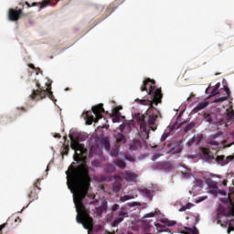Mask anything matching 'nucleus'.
<instances>
[{
	"mask_svg": "<svg viewBox=\"0 0 234 234\" xmlns=\"http://www.w3.org/2000/svg\"><path fill=\"white\" fill-rule=\"evenodd\" d=\"M17 220H19V222H21V218H17L15 221L17 222Z\"/></svg>",
	"mask_w": 234,
	"mask_h": 234,
	"instance_id": "54",
	"label": "nucleus"
},
{
	"mask_svg": "<svg viewBox=\"0 0 234 234\" xmlns=\"http://www.w3.org/2000/svg\"><path fill=\"white\" fill-rule=\"evenodd\" d=\"M124 178L127 180V182H136L138 176L133 172L126 171L124 173Z\"/></svg>",
	"mask_w": 234,
	"mask_h": 234,
	"instance_id": "19",
	"label": "nucleus"
},
{
	"mask_svg": "<svg viewBox=\"0 0 234 234\" xmlns=\"http://www.w3.org/2000/svg\"><path fill=\"white\" fill-rule=\"evenodd\" d=\"M140 149V142L135 141L130 145V150L131 151H136Z\"/></svg>",
	"mask_w": 234,
	"mask_h": 234,
	"instance_id": "29",
	"label": "nucleus"
},
{
	"mask_svg": "<svg viewBox=\"0 0 234 234\" xmlns=\"http://www.w3.org/2000/svg\"><path fill=\"white\" fill-rule=\"evenodd\" d=\"M182 125H184V122H181L179 126L182 127Z\"/></svg>",
	"mask_w": 234,
	"mask_h": 234,
	"instance_id": "56",
	"label": "nucleus"
},
{
	"mask_svg": "<svg viewBox=\"0 0 234 234\" xmlns=\"http://www.w3.org/2000/svg\"><path fill=\"white\" fill-rule=\"evenodd\" d=\"M137 123L140 125V130L143 133V137L145 140H149V131H156L154 125L156 122V116L137 114L135 116Z\"/></svg>",
	"mask_w": 234,
	"mask_h": 234,
	"instance_id": "2",
	"label": "nucleus"
},
{
	"mask_svg": "<svg viewBox=\"0 0 234 234\" xmlns=\"http://www.w3.org/2000/svg\"><path fill=\"white\" fill-rule=\"evenodd\" d=\"M140 90L141 92H147L149 96H154L155 98H160V96H164L162 94V89H157L156 82L151 79L144 80L143 85L140 88Z\"/></svg>",
	"mask_w": 234,
	"mask_h": 234,
	"instance_id": "4",
	"label": "nucleus"
},
{
	"mask_svg": "<svg viewBox=\"0 0 234 234\" xmlns=\"http://www.w3.org/2000/svg\"><path fill=\"white\" fill-rule=\"evenodd\" d=\"M125 160H128V162H135L136 159L134 158V156L132 155H124Z\"/></svg>",
	"mask_w": 234,
	"mask_h": 234,
	"instance_id": "40",
	"label": "nucleus"
},
{
	"mask_svg": "<svg viewBox=\"0 0 234 234\" xmlns=\"http://www.w3.org/2000/svg\"><path fill=\"white\" fill-rule=\"evenodd\" d=\"M211 176H215V175H212Z\"/></svg>",
	"mask_w": 234,
	"mask_h": 234,
	"instance_id": "62",
	"label": "nucleus"
},
{
	"mask_svg": "<svg viewBox=\"0 0 234 234\" xmlns=\"http://www.w3.org/2000/svg\"><path fill=\"white\" fill-rule=\"evenodd\" d=\"M186 209H191V207H193V204L188 203L185 206Z\"/></svg>",
	"mask_w": 234,
	"mask_h": 234,
	"instance_id": "43",
	"label": "nucleus"
},
{
	"mask_svg": "<svg viewBox=\"0 0 234 234\" xmlns=\"http://www.w3.org/2000/svg\"><path fill=\"white\" fill-rule=\"evenodd\" d=\"M223 195H226V192H223Z\"/></svg>",
	"mask_w": 234,
	"mask_h": 234,
	"instance_id": "60",
	"label": "nucleus"
},
{
	"mask_svg": "<svg viewBox=\"0 0 234 234\" xmlns=\"http://www.w3.org/2000/svg\"><path fill=\"white\" fill-rule=\"evenodd\" d=\"M218 48H220V45H218Z\"/></svg>",
	"mask_w": 234,
	"mask_h": 234,
	"instance_id": "61",
	"label": "nucleus"
},
{
	"mask_svg": "<svg viewBox=\"0 0 234 234\" xmlns=\"http://www.w3.org/2000/svg\"><path fill=\"white\" fill-rule=\"evenodd\" d=\"M69 145L63 144L61 154L67 156V154H69Z\"/></svg>",
	"mask_w": 234,
	"mask_h": 234,
	"instance_id": "34",
	"label": "nucleus"
},
{
	"mask_svg": "<svg viewBox=\"0 0 234 234\" xmlns=\"http://www.w3.org/2000/svg\"><path fill=\"white\" fill-rule=\"evenodd\" d=\"M47 96H48L49 99L54 101V94L52 93V90H50V89L48 88H46V90L43 89V87H41V84H39V82H37V90H33L29 98H31L33 101H39L40 100L47 98Z\"/></svg>",
	"mask_w": 234,
	"mask_h": 234,
	"instance_id": "5",
	"label": "nucleus"
},
{
	"mask_svg": "<svg viewBox=\"0 0 234 234\" xmlns=\"http://www.w3.org/2000/svg\"><path fill=\"white\" fill-rule=\"evenodd\" d=\"M186 206H183L180 209H179V211H186Z\"/></svg>",
	"mask_w": 234,
	"mask_h": 234,
	"instance_id": "52",
	"label": "nucleus"
},
{
	"mask_svg": "<svg viewBox=\"0 0 234 234\" xmlns=\"http://www.w3.org/2000/svg\"><path fill=\"white\" fill-rule=\"evenodd\" d=\"M226 184H228L227 181H223V186H226Z\"/></svg>",
	"mask_w": 234,
	"mask_h": 234,
	"instance_id": "55",
	"label": "nucleus"
},
{
	"mask_svg": "<svg viewBox=\"0 0 234 234\" xmlns=\"http://www.w3.org/2000/svg\"><path fill=\"white\" fill-rule=\"evenodd\" d=\"M207 184L210 189H214L212 193H217V189H218V184L217 182L213 181V179H207Z\"/></svg>",
	"mask_w": 234,
	"mask_h": 234,
	"instance_id": "23",
	"label": "nucleus"
},
{
	"mask_svg": "<svg viewBox=\"0 0 234 234\" xmlns=\"http://www.w3.org/2000/svg\"><path fill=\"white\" fill-rule=\"evenodd\" d=\"M212 145H220V144H218V142H212Z\"/></svg>",
	"mask_w": 234,
	"mask_h": 234,
	"instance_id": "53",
	"label": "nucleus"
},
{
	"mask_svg": "<svg viewBox=\"0 0 234 234\" xmlns=\"http://www.w3.org/2000/svg\"><path fill=\"white\" fill-rule=\"evenodd\" d=\"M182 234H198V229L197 227L187 228L183 227V229L180 230Z\"/></svg>",
	"mask_w": 234,
	"mask_h": 234,
	"instance_id": "20",
	"label": "nucleus"
},
{
	"mask_svg": "<svg viewBox=\"0 0 234 234\" xmlns=\"http://www.w3.org/2000/svg\"><path fill=\"white\" fill-rule=\"evenodd\" d=\"M160 165L158 164L152 165V169H159Z\"/></svg>",
	"mask_w": 234,
	"mask_h": 234,
	"instance_id": "46",
	"label": "nucleus"
},
{
	"mask_svg": "<svg viewBox=\"0 0 234 234\" xmlns=\"http://www.w3.org/2000/svg\"><path fill=\"white\" fill-rule=\"evenodd\" d=\"M112 118L113 123L120 122V118H122V115H121L120 112L118 111V108H115L114 112L112 114Z\"/></svg>",
	"mask_w": 234,
	"mask_h": 234,
	"instance_id": "24",
	"label": "nucleus"
},
{
	"mask_svg": "<svg viewBox=\"0 0 234 234\" xmlns=\"http://www.w3.org/2000/svg\"><path fill=\"white\" fill-rule=\"evenodd\" d=\"M26 5H27V8H32V6H39V10H43V8H47V6H52V1L51 0H44L41 3L34 2L32 5H30L28 2H26Z\"/></svg>",
	"mask_w": 234,
	"mask_h": 234,
	"instance_id": "12",
	"label": "nucleus"
},
{
	"mask_svg": "<svg viewBox=\"0 0 234 234\" xmlns=\"http://www.w3.org/2000/svg\"><path fill=\"white\" fill-rule=\"evenodd\" d=\"M193 127H195V122L187 123L186 126L185 127V133H188V131H191Z\"/></svg>",
	"mask_w": 234,
	"mask_h": 234,
	"instance_id": "33",
	"label": "nucleus"
},
{
	"mask_svg": "<svg viewBox=\"0 0 234 234\" xmlns=\"http://www.w3.org/2000/svg\"><path fill=\"white\" fill-rule=\"evenodd\" d=\"M119 129L121 131V133H125V122H123L122 124H121L119 126Z\"/></svg>",
	"mask_w": 234,
	"mask_h": 234,
	"instance_id": "42",
	"label": "nucleus"
},
{
	"mask_svg": "<svg viewBox=\"0 0 234 234\" xmlns=\"http://www.w3.org/2000/svg\"><path fill=\"white\" fill-rule=\"evenodd\" d=\"M223 92H224L223 96L216 98L214 100V103H220L222 101H228V98H229V96H231V91L229 90V88H228V86H224Z\"/></svg>",
	"mask_w": 234,
	"mask_h": 234,
	"instance_id": "14",
	"label": "nucleus"
},
{
	"mask_svg": "<svg viewBox=\"0 0 234 234\" xmlns=\"http://www.w3.org/2000/svg\"><path fill=\"white\" fill-rule=\"evenodd\" d=\"M125 218H129V211L127 207H122L121 209L116 213V217L113 219L112 226L116 228L119 224H122Z\"/></svg>",
	"mask_w": 234,
	"mask_h": 234,
	"instance_id": "7",
	"label": "nucleus"
},
{
	"mask_svg": "<svg viewBox=\"0 0 234 234\" xmlns=\"http://www.w3.org/2000/svg\"><path fill=\"white\" fill-rule=\"evenodd\" d=\"M96 162H92V165H95Z\"/></svg>",
	"mask_w": 234,
	"mask_h": 234,
	"instance_id": "57",
	"label": "nucleus"
},
{
	"mask_svg": "<svg viewBox=\"0 0 234 234\" xmlns=\"http://www.w3.org/2000/svg\"><path fill=\"white\" fill-rule=\"evenodd\" d=\"M102 145L106 151H111V142H109L107 139L102 141Z\"/></svg>",
	"mask_w": 234,
	"mask_h": 234,
	"instance_id": "31",
	"label": "nucleus"
},
{
	"mask_svg": "<svg viewBox=\"0 0 234 234\" xmlns=\"http://www.w3.org/2000/svg\"><path fill=\"white\" fill-rule=\"evenodd\" d=\"M21 16H23V9L10 8L8 10L9 21H17L18 19H21Z\"/></svg>",
	"mask_w": 234,
	"mask_h": 234,
	"instance_id": "11",
	"label": "nucleus"
},
{
	"mask_svg": "<svg viewBox=\"0 0 234 234\" xmlns=\"http://www.w3.org/2000/svg\"><path fill=\"white\" fill-rule=\"evenodd\" d=\"M219 52H222V49H219Z\"/></svg>",
	"mask_w": 234,
	"mask_h": 234,
	"instance_id": "59",
	"label": "nucleus"
},
{
	"mask_svg": "<svg viewBox=\"0 0 234 234\" xmlns=\"http://www.w3.org/2000/svg\"><path fill=\"white\" fill-rule=\"evenodd\" d=\"M131 198H133V197H131L129 196H122V197H121V202H127V200H131Z\"/></svg>",
	"mask_w": 234,
	"mask_h": 234,
	"instance_id": "41",
	"label": "nucleus"
},
{
	"mask_svg": "<svg viewBox=\"0 0 234 234\" xmlns=\"http://www.w3.org/2000/svg\"><path fill=\"white\" fill-rule=\"evenodd\" d=\"M158 158H160V155L155 154L153 156L152 160H158Z\"/></svg>",
	"mask_w": 234,
	"mask_h": 234,
	"instance_id": "47",
	"label": "nucleus"
},
{
	"mask_svg": "<svg viewBox=\"0 0 234 234\" xmlns=\"http://www.w3.org/2000/svg\"><path fill=\"white\" fill-rule=\"evenodd\" d=\"M54 138H61V134L60 133H55Z\"/></svg>",
	"mask_w": 234,
	"mask_h": 234,
	"instance_id": "50",
	"label": "nucleus"
},
{
	"mask_svg": "<svg viewBox=\"0 0 234 234\" xmlns=\"http://www.w3.org/2000/svg\"><path fill=\"white\" fill-rule=\"evenodd\" d=\"M170 153H172V154H178L182 153V146L177 144L176 147H174L170 150Z\"/></svg>",
	"mask_w": 234,
	"mask_h": 234,
	"instance_id": "27",
	"label": "nucleus"
},
{
	"mask_svg": "<svg viewBox=\"0 0 234 234\" xmlns=\"http://www.w3.org/2000/svg\"><path fill=\"white\" fill-rule=\"evenodd\" d=\"M118 153H119L118 148H113V149H112V151L110 152V154H111L112 156L116 157V156H118Z\"/></svg>",
	"mask_w": 234,
	"mask_h": 234,
	"instance_id": "36",
	"label": "nucleus"
},
{
	"mask_svg": "<svg viewBox=\"0 0 234 234\" xmlns=\"http://www.w3.org/2000/svg\"><path fill=\"white\" fill-rule=\"evenodd\" d=\"M206 107H207V102H199L198 105L195 108V112H198V111H202V109H206Z\"/></svg>",
	"mask_w": 234,
	"mask_h": 234,
	"instance_id": "26",
	"label": "nucleus"
},
{
	"mask_svg": "<svg viewBox=\"0 0 234 234\" xmlns=\"http://www.w3.org/2000/svg\"><path fill=\"white\" fill-rule=\"evenodd\" d=\"M113 164L119 167V169H125V167L127 166V165L125 164V161L117 158L114 160Z\"/></svg>",
	"mask_w": 234,
	"mask_h": 234,
	"instance_id": "25",
	"label": "nucleus"
},
{
	"mask_svg": "<svg viewBox=\"0 0 234 234\" xmlns=\"http://www.w3.org/2000/svg\"><path fill=\"white\" fill-rule=\"evenodd\" d=\"M198 222H200V216L196 217L195 225L198 224Z\"/></svg>",
	"mask_w": 234,
	"mask_h": 234,
	"instance_id": "44",
	"label": "nucleus"
},
{
	"mask_svg": "<svg viewBox=\"0 0 234 234\" xmlns=\"http://www.w3.org/2000/svg\"><path fill=\"white\" fill-rule=\"evenodd\" d=\"M114 179L115 181L112 183V193H120L122 189V177L115 176Z\"/></svg>",
	"mask_w": 234,
	"mask_h": 234,
	"instance_id": "15",
	"label": "nucleus"
},
{
	"mask_svg": "<svg viewBox=\"0 0 234 234\" xmlns=\"http://www.w3.org/2000/svg\"><path fill=\"white\" fill-rule=\"evenodd\" d=\"M195 142V140H193V141H188L186 144H187V145H193V143Z\"/></svg>",
	"mask_w": 234,
	"mask_h": 234,
	"instance_id": "51",
	"label": "nucleus"
},
{
	"mask_svg": "<svg viewBox=\"0 0 234 234\" xmlns=\"http://www.w3.org/2000/svg\"><path fill=\"white\" fill-rule=\"evenodd\" d=\"M105 171H106L107 173H113V171H114V166L109 165H107V166L105 167Z\"/></svg>",
	"mask_w": 234,
	"mask_h": 234,
	"instance_id": "39",
	"label": "nucleus"
},
{
	"mask_svg": "<svg viewBox=\"0 0 234 234\" xmlns=\"http://www.w3.org/2000/svg\"><path fill=\"white\" fill-rule=\"evenodd\" d=\"M202 154H203L205 160H207V161L215 160V155L213 154L211 150H209L207 148H203Z\"/></svg>",
	"mask_w": 234,
	"mask_h": 234,
	"instance_id": "18",
	"label": "nucleus"
},
{
	"mask_svg": "<svg viewBox=\"0 0 234 234\" xmlns=\"http://www.w3.org/2000/svg\"><path fill=\"white\" fill-rule=\"evenodd\" d=\"M218 89H220V83L216 84V86L211 90V96H217L218 94Z\"/></svg>",
	"mask_w": 234,
	"mask_h": 234,
	"instance_id": "30",
	"label": "nucleus"
},
{
	"mask_svg": "<svg viewBox=\"0 0 234 234\" xmlns=\"http://www.w3.org/2000/svg\"><path fill=\"white\" fill-rule=\"evenodd\" d=\"M231 231H234V220H231L229 225L228 233H231Z\"/></svg>",
	"mask_w": 234,
	"mask_h": 234,
	"instance_id": "37",
	"label": "nucleus"
},
{
	"mask_svg": "<svg viewBox=\"0 0 234 234\" xmlns=\"http://www.w3.org/2000/svg\"><path fill=\"white\" fill-rule=\"evenodd\" d=\"M16 114H18V115H19V114H21V113H20V112H16Z\"/></svg>",
	"mask_w": 234,
	"mask_h": 234,
	"instance_id": "58",
	"label": "nucleus"
},
{
	"mask_svg": "<svg viewBox=\"0 0 234 234\" xmlns=\"http://www.w3.org/2000/svg\"><path fill=\"white\" fill-rule=\"evenodd\" d=\"M217 164L219 165H228L229 163L234 160L233 155L224 156V155H218L215 158Z\"/></svg>",
	"mask_w": 234,
	"mask_h": 234,
	"instance_id": "13",
	"label": "nucleus"
},
{
	"mask_svg": "<svg viewBox=\"0 0 234 234\" xmlns=\"http://www.w3.org/2000/svg\"><path fill=\"white\" fill-rule=\"evenodd\" d=\"M28 67L29 69H33L34 70L36 69V66H34V64H29Z\"/></svg>",
	"mask_w": 234,
	"mask_h": 234,
	"instance_id": "49",
	"label": "nucleus"
},
{
	"mask_svg": "<svg viewBox=\"0 0 234 234\" xmlns=\"http://www.w3.org/2000/svg\"><path fill=\"white\" fill-rule=\"evenodd\" d=\"M70 147L75 151L73 156L75 162H85L87 160V153H89V150L85 148V144H80L78 139L70 136Z\"/></svg>",
	"mask_w": 234,
	"mask_h": 234,
	"instance_id": "3",
	"label": "nucleus"
},
{
	"mask_svg": "<svg viewBox=\"0 0 234 234\" xmlns=\"http://www.w3.org/2000/svg\"><path fill=\"white\" fill-rule=\"evenodd\" d=\"M125 122V130L124 133H131L132 129H133V122Z\"/></svg>",
	"mask_w": 234,
	"mask_h": 234,
	"instance_id": "28",
	"label": "nucleus"
},
{
	"mask_svg": "<svg viewBox=\"0 0 234 234\" xmlns=\"http://www.w3.org/2000/svg\"><path fill=\"white\" fill-rule=\"evenodd\" d=\"M162 98L164 96H159V98L154 97L153 95H150V99H144V100H139L137 99V101H140L141 105H148L149 107H153V104L158 105V103H162Z\"/></svg>",
	"mask_w": 234,
	"mask_h": 234,
	"instance_id": "10",
	"label": "nucleus"
},
{
	"mask_svg": "<svg viewBox=\"0 0 234 234\" xmlns=\"http://www.w3.org/2000/svg\"><path fill=\"white\" fill-rule=\"evenodd\" d=\"M228 119L230 120V122H233L234 120V111L230 110L227 112Z\"/></svg>",
	"mask_w": 234,
	"mask_h": 234,
	"instance_id": "32",
	"label": "nucleus"
},
{
	"mask_svg": "<svg viewBox=\"0 0 234 234\" xmlns=\"http://www.w3.org/2000/svg\"><path fill=\"white\" fill-rule=\"evenodd\" d=\"M41 180L37 179V182L34 184V186L30 188V192L28 194V198L31 200V202H34V200H37L38 196L37 193L41 191Z\"/></svg>",
	"mask_w": 234,
	"mask_h": 234,
	"instance_id": "9",
	"label": "nucleus"
},
{
	"mask_svg": "<svg viewBox=\"0 0 234 234\" xmlns=\"http://www.w3.org/2000/svg\"><path fill=\"white\" fill-rule=\"evenodd\" d=\"M92 112L93 114H95V118H94V115H90L91 114L90 112H86L88 125H92V122H95V123H98V122L101 120V118H103V116L101 115L105 113V109H103V103H100L94 106L92 108Z\"/></svg>",
	"mask_w": 234,
	"mask_h": 234,
	"instance_id": "6",
	"label": "nucleus"
},
{
	"mask_svg": "<svg viewBox=\"0 0 234 234\" xmlns=\"http://www.w3.org/2000/svg\"><path fill=\"white\" fill-rule=\"evenodd\" d=\"M107 201H102L101 206L96 207L94 212L97 214L98 217H101L103 215L104 211H107Z\"/></svg>",
	"mask_w": 234,
	"mask_h": 234,
	"instance_id": "16",
	"label": "nucleus"
},
{
	"mask_svg": "<svg viewBox=\"0 0 234 234\" xmlns=\"http://www.w3.org/2000/svg\"><path fill=\"white\" fill-rule=\"evenodd\" d=\"M176 225V221H171L169 219H163L160 223H154V226L157 229V233H163V231H171L168 228H172Z\"/></svg>",
	"mask_w": 234,
	"mask_h": 234,
	"instance_id": "8",
	"label": "nucleus"
},
{
	"mask_svg": "<svg viewBox=\"0 0 234 234\" xmlns=\"http://www.w3.org/2000/svg\"><path fill=\"white\" fill-rule=\"evenodd\" d=\"M68 189L73 193V202L76 207L78 224H82L84 229H88L90 234L94 229V219L90 218V211L87 209L83 200L87 197L86 204L88 206H96L100 199H96V195L89 194L90 188V176H89V166L81 163L78 166L69 165L66 171Z\"/></svg>",
	"mask_w": 234,
	"mask_h": 234,
	"instance_id": "1",
	"label": "nucleus"
},
{
	"mask_svg": "<svg viewBox=\"0 0 234 234\" xmlns=\"http://www.w3.org/2000/svg\"><path fill=\"white\" fill-rule=\"evenodd\" d=\"M17 111H18V112H19V111H20V112H27V109H25V108H17Z\"/></svg>",
	"mask_w": 234,
	"mask_h": 234,
	"instance_id": "45",
	"label": "nucleus"
},
{
	"mask_svg": "<svg viewBox=\"0 0 234 234\" xmlns=\"http://www.w3.org/2000/svg\"><path fill=\"white\" fill-rule=\"evenodd\" d=\"M35 70H36L37 74H39L41 72V69H39V68H35Z\"/></svg>",
	"mask_w": 234,
	"mask_h": 234,
	"instance_id": "48",
	"label": "nucleus"
},
{
	"mask_svg": "<svg viewBox=\"0 0 234 234\" xmlns=\"http://www.w3.org/2000/svg\"><path fill=\"white\" fill-rule=\"evenodd\" d=\"M139 191L144 197H146V198H149V200H153V193H154L153 190L140 188Z\"/></svg>",
	"mask_w": 234,
	"mask_h": 234,
	"instance_id": "21",
	"label": "nucleus"
},
{
	"mask_svg": "<svg viewBox=\"0 0 234 234\" xmlns=\"http://www.w3.org/2000/svg\"><path fill=\"white\" fill-rule=\"evenodd\" d=\"M118 209H120V205H118V204H114L111 207V211L113 215H114V213H116V211H118Z\"/></svg>",
	"mask_w": 234,
	"mask_h": 234,
	"instance_id": "35",
	"label": "nucleus"
},
{
	"mask_svg": "<svg viewBox=\"0 0 234 234\" xmlns=\"http://www.w3.org/2000/svg\"><path fill=\"white\" fill-rule=\"evenodd\" d=\"M153 217H156V212H150L144 215V218H151Z\"/></svg>",
	"mask_w": 234,
	"mask_h": 234,
	"instance_id": "38",
	"label": "nucleus"
},
{
	"mask_svg": "<svg viewBox=\"0 0 234 234\" xmlns=\"http://www.w3.org/2000/svg\"><path fill=\"white\" fill-rule=\"evenodd\" d=\"M115 140L117 145H124V144L127 143V137H125V135H123L122 133H119L115 135Z\"/></svg>",
	"mask_w": 234,
	"mask_h": 234,
	"instance_id": "17",
	"label": "nucleus"
},
{
	"mask_svg": "<svg viewBox=\"0 0 234 234\" xmlns=\"http://www.w3.org/2000/svg\"><path fill=\"white\" fill-rule=\"evenodd\" d=\"M221 213L224 217H234V207H230L229 208L221 207Z\"/></svg>",
	"mask_w": 234,
	"mask_h": 234,
	"instance_id": "22",
	"label": "nucleus"
}]
</instances>
